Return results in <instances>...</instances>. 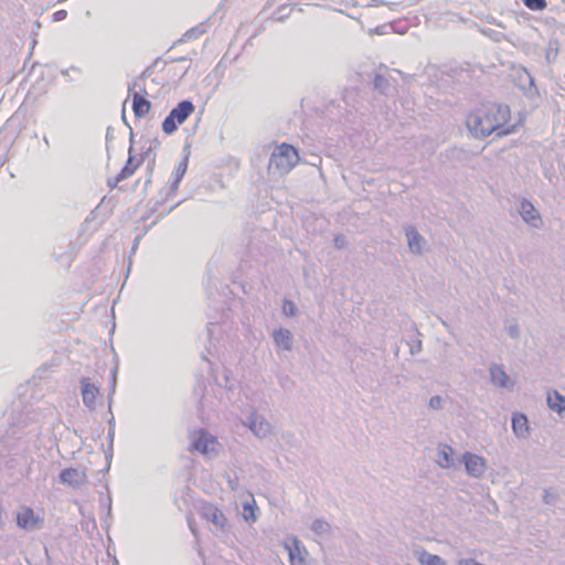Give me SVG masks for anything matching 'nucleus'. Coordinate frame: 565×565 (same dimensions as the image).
<instances>
[{"label": "nucleus", "instance_id": "31", "mask_svg": "<svg viewBox=\"0 0 565 565\" xmlns=\"http://www.w3.org/2000/svg\"><path fill=\"white\" fill-rule=\"evenodd\" d=\"M428 406L431 409H441L443 401L439 395L431 396L428 402Z\"/></svg>", "mask_w": 565, "mask_h": 565}, {"label": "nucleus", "instance_id": "5", "mask_svg": "<svg viewBox=\"0 0 565 565\" xmlns=\"http://www.w3.org/2000/svg\"><path fill=\"white\" fill-rule=\"evenodd\" d=\"M200 514L204 520L214 525L215 531H220L222 533L227 531V520L217 507L211 503H205L202 505Z\"/></svg>", "mask_w": 565, "mask_h": 565}, {"label": "nucleus", "instance_id": "2", "mask_svg": "<svg viewBox=\"0 0 565 565\" xmlns=\"http://www.w3.org/2000/svg\"><path fill=\"white\" fill-rule=\"evenodd\" d=\"M299 154L295 147L281 143L270 156L268 169L282 175L288 173L298 162Z\"/></svg>", "mask_w": 565, "mask_h": 565}, {"label": "nucleus", "instance_id": "45", "mask_svg": "<svg viewBox=\"0 0 565 565\" xmlns=\"http://www.w3.org/2000/svg\"><path fill=\"white\" fill-rule=\"evenodd\" d=\"M135 92H140V94L145 97L146 95H148L147 93V89L145 87L143 84H140V82H138V86H136L135 88Z\"/></svg>", "mask_w": 565, "mask_h": 565}, {"label": "nucleus", "instance_id": "40", "mask_svg": "<svg viewBox=\"0 0 565 565\" xmlns=\"http://www.w3.org/2000/svg\"><path fill=\"white\" fill-rule=\"evenodd\" d=\"M179 184L180 182H177V179H173V181L171 182L170 191L167 193L166 199L175 193V191L179 188Z\"/></svg>", "mask_w": 565, "mask_h": 565}, {"label": "nucleus", "instance_id": "30", "mask_svg": "<svg viewBox=\"0 0 565 565\" xmlns=\"http://www.w3.org/2000/svg\"><path fill=\"white\" fill-rule=\"evenodd\" d=\"M558 499V495L557 493L548 490V489H545L544 492H543V501L545 504H548V505H553L556 503Z\"/></svg>", "mask_w": 565, "mask_h": 565}, {"label": "nucleus", "instance_id": "47", "mask_svg": "<svg viewBox=\"0 0 565 565\" xmlns=\"http://www.w3.org/2000/svg\"><path fill=\"white\" fill-rule=\"evenodd\" d=\"M119 182H120V181H116V177H115L114 179H108V181H107V185H108L109 188H115V186H117V184H118Z\"/></svg>", "mask_w": 565, "mask_h": 565}, {"label": "nucleus", "instance_id": "44", "mask_svg": "<svg viewBox=\"0 0 565 565\" xmlns=\"http://www.w3.org/2000/svg\"><path fill=\"white\" fill-rule=\"evenodd\" d=\"M480 32L491 39L493 38L494 34H497V32L492 29H480Z\"/></svg>", "mask_w": 565, "mask_h": 565}, {"label": "nucleus", "instance_id": "3", "mask_svg": "<svg viewBox=\"0 0 565 565\" xmlns=\"http://www.w3.org/2000/svg\"><path fill=\"white\" fill-rule=\"evenodd\" d=\"M194 110L195 106L190 99L181 100L162 121V131L167 135H172L177 131L179 125H182Z\"/></svg>", "mask_w": 565, "mask_h": 565}, {"label": "nucleus", "instance_id": "24", "mask_svg": "<svg viewBox=\"0 0 565 565\" xmlns=\"http://www.w3.org/2000/svg\"><path fill=\"white\" fill-rule=\"evenodd\" d=\"M373 86L374 89L379 90L381 94L388 95L390 93V81L381 74L374 76Z\"/></svg>", "mask_w": 565, "mask_h": 565}, {"label": "nucleus", "instance_id": "6", "mask_svg": "<svg viewBox=\"0 0 565 565\" xmlns=\"http://www.w3.org/2000/svg\"><path fill=\"white\" fill-rule=\"evenodd\" d=\"M138 81H132L128 85V93L132 98V111L136 118H142L151 110V103L146 99L140 92H135Z\"/></svg>", "mask_w": 565, "mask_h": 565}, {"label": "nucleus", "instance_id": "38", "mask_svg": "<svg viewBox=\"0 0 565 565\" xmlns=\"http://www.w3.org/2000/svg\"><path fill=\"white\" fill-rule=\"evenodd\" d=\"M121 119H122L124 124L130 129L129 140H130V143H134V132H132V128L130 127V125H129V122L127 120L126 113H125V107L121 110Z\"/></svg>", "mask_w": 565, "mask_h": 565}, {"label": "nucleus", "instance_id": "42", "mask_svg": "<svg viewBox=\"0 0 565 565\" xmlns=\"http://www.w3.org/2000/svg\"><path fill=\"white\" fill-rule=\"evenodd\" d=\"M114 437H115V429H114V427H109L108 433H107L108 445H114Z\"/></svg>", "mask_w": 565, "mask_h": 565}, {"label": "nucleus", "instance_id": "39", "mask_svg": "<svg viewBox=\"0 0 565 565\" xmlns=\"http://www.w3.org/2000/svg\"><path fill=\"white\" fill-rule=\"evenodd\" d=\"M508 333L512 339H518L520 335L519 327L516 324L511 326L508 330Z\"/></svg>", "mask_w": 565, "mask_h": 565}, {"label": "nucleus", "instance_id": "58", "mask_svg": "<svg viewBox=\"0 0 565 565\" xmlns=\"http://www.w3.org/2000/svg\"><path fill=\"white\" fill-rule=\"evenodd\" d=\"M184 60H185V57H179L175 61H184Z\"/></svg>", "mask_w": 565, "mask_h": 565}, {"label": "nucleus", "instance_id": "27", "mask_svg": "<svg viewBox=\"0 0 565 565\" xmlns=\"http://www.w3.org/2000/svg\"><path fill=\"white\" fill-rule=\"evenodd\" d=\"M188 169V157H185L179 164L175 167L173 171V179H177V182H181L185 171Z\"/></svg>", "mask_w": 565, "mask_h": 565}, {"label": "nucleus", "instance_id": "56", "mask_svg": "<svg viewBox=\"0 0 565 565\" xmlns=\"http://www.w3.org/2000/svg\"><path fill=\"white\" fill-rule=\"evenodd\" d=\"M150 182H151V179H150V177H149V178L147 179V181H146V185H148Z\"/></svg>", "mask_w": 565, "mask_h": 565}, {"label": "nucleus", "instance_id": "10", "mask_svg": "<svg viewBox=\"0 0 565 565\" xmlns=\"http://www.w3.org/2000/svg\"><path fill=\"white\" fill-rule=\"evenodd\" d=\"M60 480L62 483L73 488H78L86 483L87 476L84 469L79 468H66L60 472Z\"/></svg>", "mask_w": 565, "mask_h": 565}, {"label": "nucleus", "instance_id": "46", "mask_svg": "<svg viewBox=\"0 0 565 565\" xmlns=\"http://www.w3.org/2000/svg\"><path fill=\"white\" fill-rule=\"evenodd\" d=\"M244 509L245 510H250V515L246 516V520H248L249 518L254 519V508H253V505H250L249 503H245L244 504Z\"/></svg>", "mask_w": 565, "mask_h": 565}, {"label": "nucleus", "instance_id": "50", "mask_svg": "<svg viewBox=\"0 0 565 565\" xmlns=\"http://www.w3.org/2000/svg\"><path fill=\"white\" fill-rule=\"evenodd\" d=\"M188 522H189V527H190L191 532H192L193 534H195L194 524H193V522H192V520H191L190 518L188 519Z\"/></svg>", "mask_w": 565, "mask_h": 565}, {"label": "nucleus", "instance_id": "54", "mask_svg": "<svg viewBox=\"0 0 565 565\" xmlns=\"http://www.w3.org/2000/svg\"><path fill=\"white\" fill-rule=\"evenodd\" d=\"M212 327H213V323H209V324L206 326V331H207V333H209V335H210V337H211V333H212V329H211Z\"/></svg>", "mask_w": 565, "mask_h": 565}, {"label": "nucleus", "instance_id": "52", "mask_svg": "<svg viewBox=\"0 0 565 565\" xmlns=\"http://www.w3.org/2000/svg\"><path fill=\"white\" fill-rule=\"evenodd\" d=\"M115 381H116V371H114V374H113V384H111V393L115 391Z\"/></svg>", "mask_w": 565, "mask_h": 565}, {"label": "nucleus", "instance_id": "22", "mask_svg": "<svg viewBox=\"0 0 565 565\" xmlns=\"http://www.w3.org/2000/svg\"><path fill=\"white\" fill-rule=\"evenodd\" d=\"M559 41L557 39H551L545 49V60L547 64L555 62L559 53Z\"/></svg>", "mask_w": 565, "mask_h": 565}, {"label": "nucleus", "instance_id": "13", "mask_svg": "<svg viewBox=\"0 0 565 565\" xmlns=\"http://www.w3.org/2000/svg\"><path fill=\"white\" fill-rule=\"evenodd\" d=\"M519 213L522 216L524 222L531 224L534 227H537L540 225V223H541L540 214L530 201L523 200L521 202Z\"/></svg>", "mask_w": 565, "mask_h": 565}, {"label": "nucleus", "instance_id": "8", "mask_svg": "<svg viewBox=\"0 0 565 565\" xmlns=\"http://www.w3.org/2000/svg\"><path fill=\"white\" fill-rule=\"evenodd\" d=\"M405 235L409 252L414 255H422L427 246V241L413 225L405 227Z\"/></svg>", "mask_w": 565, "mask_h": 565}, {"label": "nucleus", "instance_id": "48", "mask_svg": "<svg viewBox=\"0 0 565 565\" xmlns=\"http://www.w3.org/2000/svg\"><path fill=\"white\" fill-rule=\"evenodd\" d=\"M451 15H452L451 21L458 20V21H460V22H462V23H466V22H467V20H466V19H463L462 17H460V15H459V14H457V13H454V14H451Z\"/></svg>", "mask_w": 565, "mask_h": 565}, {"label": "nucleus", "instance_id": "9", "mask_svg": "<svg viewBox=\"0 0 565 565\" xmlns=\"http://www.w3.org/2000/svg\"><path fill=\"white\" fill-rule=\"evenodd\" d=\"M462 461L465 463L466 472L473 478H480L483 476L486 471V461L482 457L466 452L462 456Z\"/></svg>", "mask_w": 565, "mask_h": 565}, {"label": "nucleus", "instance_id": "34", "mask_svg": "<svg viewBox=\"0 0 565 565\" xmlns=\"http://www.w3.org/2000/svg\"><path fill=\"white\" fill-rule=\"evenodd\" d=\"M203 32H204V30H203V29H201V26H195V28L190 29V30L184 34V36H185V38H188V39H195V38H198L199 35H201Z\"/></svg>", "mask_w": 565, "mask_h": 565}, {"label": "nucleus", "instance_id": "28", "mask_svg": "<svg viewBox=\"0 0 565 565\" xmlns=\"http://www.w3.org/2000/svg\"><path fill=\"white\" fill-rule=\"evenodd\" d=\"M524 6L533 11L543 10L546 7V0H522Z\"/></svg>", "mask_w": 565, "mask_h": 565}, {"label": "nucleus", "instance_id": "11", "mask_svg": "<svg viewBox=\"0 0 565 565\" xmlns=\"http://www.w3.org/2000/svg\"><path fill=\"white\" fill-rule=\"evenodd\" d=\"M79 383L84 405L90 411H94L96 407V396L99 393V388L92 384L88 377H82Z\"/></svg>", "mask_w": 565, "mask_h": 565}, {"label": "nucleus", "instance_id": "23", "mask_svg": "<svg viewBox=\"0 0 565 565\" xmlns=\"http://www.w3.org/2000/svg\"><path fill=\"white\" fill-rule=\"evenodd\" d=\"M418 562L422 565H446L445 561L435 554H430L426 550H422L418 555Z\"/></svg>", "mask_w": 565, "mask_h": 565}, {"label": "nucleus", "instance_id": "16", "mask_svg": "<svg viewBox=\"0 0 565 565\" xmlns=\"http://www.w3.org/2000/svg\"><path fill=\"white\" fill-rule=\"evenodd\" d=\"M273 338L278 348L286 351H290L292 349V334L288 329L279 328L278 330H275Z\"/></svg>", "mask_w": 565, "mask_h": 565}, {"label": "nucleus", "instance_id": "55", "mask_svg": "<svg viewBox=\"0 0 565 565\" xmlns=\"http://www.w3.org/2000/svg\"><path fill=\"white\" fill-rule=\"evenodd\" d=\"M109 424V427H114L115 428V419L114 417H111V419L108 422Z\"/></svg>", "mask_w": 565, "mask_h": 565}, {"label": "nucleus", "instance_id": "41", "mask_svg": "<svg viewBox=\"0 0 565 565\" xmlns=\"http://www.w3.org/2000/svg\"><path fill=\"white\" fill-rule=\"evenodd\" d=\"M458 565H483V564L478 563L473 558H462L458 562Z\"/></svg>", "mask_w": 565, "mask_h": 565}, {"label": "nucleus", "instance_id": "17", "mask_svg": "<svg viewBox=\"0 0 565 565\" xmlns=\"http://www.w3.org/2000/svg\"><path fill=\"white\" fill-rule=\"evenodd\" d=\"M39 522V519L34 515V512L31 508H26L24 512L18 513L17 515V525L23 530H33Z\"/></svg>", "mask_w": 565, "mask_h": 565}, {"label": "nucleus", "instance_id": "20", "mask_svg": "<svg viewBox=\"0 0 565 565\" xmlns=\"http://www.w3.org/2000/svg\"><path fill=\"white\" fill-rule=\"evenodd\" d=\"M312 532L319 537H329L331 535V524L324 519H316L311 525Z\"/></svg>", "mask_w": 565, "mask_h": 565}, {"label": "nucleus", "instance_id": "21", "mask_svg": "<svg viewBox=\"0 0 565 565\" xmlns=\"http://www.w3.org/2000/svg\"><path fill=\"white\" fill-rule=\"evenodd\" d=\"M521 84L520 88L526 94V95H533L536 93V87L534 86V78L532 75L524 70L523 73L519 77Z\"/></svg>", "mask_w": 565, "mask_h": 565}, {"label": "nucleus", "instance_id": "35", "mask_svg": "<svg viewBox=\"0 0 565 565\" xmlns=\"http://www.w3.org/2000/svg\"><path fill=\"white\" fill-rule=\"evenodd\" d=\"M158 60L154 61V63L150 66H148L138 77H136L134 81L142 82L146 77L150 76L153 67L156 66Z\"/></svg>", "mask_w": 565, "mask_h": 565}, {"label": "nucleus", "instance_id": "43", "mask_svg": "<svg viewBox=\"0 0 565 565\" xmlns=\"http://www.w3.org/2000/svg\"><path fill=\"white\" fill-rule=\"evenodd\" d=\"M420 351H422V341H418L415 345L411 347V353L413 355L419 353Z\"/></svg>", "mask_w": 565, "mask_h": 565}, {"label": "nucleus", "instance_id": "7", "mask_svg": "<svg viewBox=\"0 0 565 565\" xmlns=\"http://www.w3.org/2000/svg\"><path fill=\"white\" fill-rule=\"evenodd\" d=\"M291 565H309L306 557L308 552L297 537H291L290 542H285Z\"/></svg>", "mask_w": 565, "mask_h": 565}, {"label": "nucleus", "instance_id": "32", "mask_svg": "<svg viewBox=\"0 0 565 565\" xmlns=\"http://www.w3.org/2000/svg\"><path fill=\"white\" fill-rule=\"evenodd\" d=\"M227 486L232 491H236L238 489V478L237 476H231L228 473L225 475Z\"/></svg>", "mask_w": 565, "mask_h": 565}, {"label": "nucleus", "instance_id": "1", "mask_svg": "<svg viewBox=\"0 0 565 565\" xmlns=\"http://www.w3.org/2000/svg\"><path fill=\"white\" fill-rule=\"evenodd\" d=\"M509 119L510 107L508 105L489 104L470 113L466 118V125L476 138H486L493 132L497 137H504L515 131L514 125L504 128Z\"/></svg>", "mask_w": 565, "mask_h": 565}, {"label": "nucleus", "instance_id": "25", "mask_svg": "<svg viewBox=\"0 0 565 565\" xmlns=\"http://www.w3.org/2000/svg\"><path fill=\"white\" fill-rule=\"evenodd\" d=\"M439 466L444 468H448L452 466L454 459H452V449L451 447L445 446L443 449L439 450Z\"/></svg>", "mask_w": 565, "mask_h": 565}, {"label": "nucleus", "instance_id": "36", "mask_svg": "<svg viewBox=\"0 0 565 565\" xmlns=\"http://www.w3.org/2000/svg\"><path fill=\"white\" fill-rule=\"evenodd\" d=\"M114 445H108V448L105 450V457L107 460L106 469L108 470L110 467V462L113 459Z\"/></svg>", "mask_w": 565, "mask_h": 565}, {"label": "nucleus", "instance_id": "53", "mask_svg": "<svg viewBox=\"0 0 565 565\" xmlns=\"http://www.w3.org/2000/svg\"><path fill=\"white\" fill-rule=\"evenodd\" d=\"M110 512H111V502H110V499H108L107 514L110 515Z\"/></svg>", "mask_w": 565, "mask_h": 565}, {"label": "nucleus", "instance_id": "14", "mask_svg": "<svg viewBox=\"0 0 565 565\" xmlns=\"http://www.w3.org/2000/svg\"><path fill=\"white\" fill-rule=\"evenodd\" d=\"M134 147L132 143H130V147L128 149V159L122 169L120 170V172L116 175V181H124L134 174L137 168L141 164L142 159L139 160L137 163H134Z\"/></svg>", "mask_w": 565, "mask_h": 565}, {"label": "nucleus", "instance_id": "4", "mask_svg": "<svg viewBox=\"0 0 565 565\" xmlns=\"http://www.w3.org/2000/svg\"><path fill=\"white\" fill-rule=\"evenodd\" d=\"M217 445L216 438L211 435L205 428H200L194 433L191 441V450L198 451L202 455H209L215 452V446Z\"/></svg>", "mask_w": 565, "mask_h": 565}, {"label": "nucleus", "instance_id": "57", "mask_svg": "<svg viewBox=\"0 0 565 565\" xmlns=\"http://www.w3.org/2000/svg\"><path fill=\"white\" fill-rule=\"evenodd\" d=\"M137 244H138V238H136L134 242V248L137 246Z\"/></svg>", "mask_w": 565, "mask_h": 565}, {"label": "nucleus", "instance_id": "29", "mask_svg": "<svg viewBox=\"0 0 565 565\" xmlns=\"http://www.w3.org/2000/svg\"><path fill=\"white\" fill-rule=\"evenodd\" d=\"M282 313L287 317H294L297 313L296 305L288 299H285L282 302Z\"/></svg>", "mask_w": 565, "mask_h": 565}, {"label": "nucleus", "instance_id": "49", "mask_svg": "<svg viewBox=\"0 0 565 565\" xmlns=\"http://www.w3.org/2000/svg\"><path fill=\"white\" fill-rule=\"evenodd\" d=\"M113 128L111 127H108L107 128V132H106V141L109 142V140L113 138Z\"/></svg>", "mask_w": 565, "mask_h": 565}, {"label": "nucleus", "instance_id": "18", "mask_svg": "<svg viewBox=\"0 0 565 565\" xmlns=\"http://www.w3.org/2000/svg\"><path fill=\"white\" fill-rule=\"evenodd\" d=\"M249 428L257 437L260 438L266 437L270 433V425L263 417L255 416L250 418Z\"/></svg>", "mask_w": 565, "mask_h": 565}, {"label": "nucleus", "instance_id": "33", "mask_svg": "<svg viewBox=\"0 0 565 565\" xmlns=\"http://www.w3.org/2000/svg\"><path fill=\"white\" fill-rule=\"evenodd\" d=\"M333 245L337 249H342L345 247L347 245V238L344 235L342 234H339V235H335L334 238H333Z\"/></svg>", "mask_w": 565, "mask_h": 565}, {"label": "nucleus", "instance_id": "26", "mask_svg": "<svg viewBox=\"0 0 565 565\" xmlns=\"http://www.w3.org/2000/svg\"><path fill=\"white\" fill-rule=\"evenodd\" d=\"M67 247H68V249H70V250H68V254L58 253V252H56V253L54 254L56 262H58V263H61V264H63V265H66V266H68V265H70V263L72 262V257H73V255H74V254L76 253V250H77L75 243H72V242H71V243H68Z\"/></svg>", "mask_w": 565, "mask_h": 565}, {"label": "nucleus", "instance_id": "51", "mask_svg": "<svg viewBox=\"0 0 565 565\" xmlns=\"http://www.w3.org/2000/svg\"><path fill=\"white\" fill-rule=\"evenodd\" d=\"M288 382H290L289 377H285V379H281L280 380V384L282 387H286V385L288 384Z\"/></svg>", "mask_w": 565, "mask_h": 565}, {"label": "nucleus", "instance_id": "15", "mask_svg": "<svg viewBox=\"0 0 565 565\" xmlns=\"http://www.w3.org/2000/svg\"><path fill=\"white\" fill-rule=\"evenodd\" d=\"M512 430L519 438L529 436V420L522 413H514L512 416Z\"/></svg>", "mask_w": 565, "mask_h": 565}, {"label": "nucleus", "instance_id": "12", "mask_svg": "<svg viewBox=\"0 0 565 565\" xmlns=\"http://www.w3.org/2000/svg\"><path fill=\"white\" fill-rule=\"evenodd\" d=\"M491 383L498 387L509 388L513 386L509 375L503 370L502 365L493 364L489 369Z\"/></svg>", "mask_w": 565, "mask_h": 565}, {"label": "nucleus", "instance_id": "19", "mask_svg": "<svg viewBox=\"0 0 565 565\" xmlns=\"http://www.w3.org/2000/svg\"><path fill=\"white\" fill-rule=\"evenodd\" d=\"M547 405L551 409L562 414L565 411V397L557 391L547 394Z\"/></svg>", "mask_w": 565, "mask_h": 565}, {"label": "nucleus", "instance_id": "37", "mask_svg": "<svg viewBox=\"0 0 565 565\" xmlns=\"http://www.w3.org/2000/svg\"><path fill=\"white\" fill-rule=\"evenodd\" d=\"M66 17H67L66 10H58L53 13L52 19H53V21L58 22V21L64 20Z\"/></svg>", "mask_w": 565, "mask_h": 565}]
</instances>
